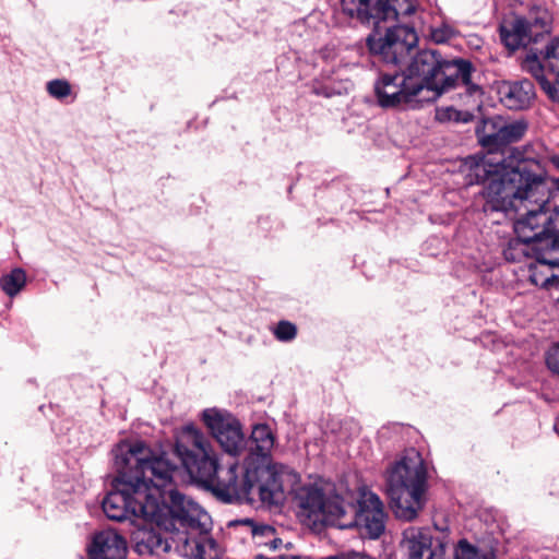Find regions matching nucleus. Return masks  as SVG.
I'll return each mask as SVG.
<instances>
[{
    "instance_id": "22",
    "label": "nucleus",
    "mask_w": 559,
    "mask_h": 559,
    "mask_svg": "<svg viewBox=\"0 0 559 559\" xmlns=\"http://www.w3.org/2000/svg\"><path fill=\"white\" fill-rule=\"evenodd\" d=\"M528 273L532 284L544 288H558L559 275L552 273L551 265L546 261L530 264Z\"/></svg>"
},
{
    "instance_id": "11",
    "label": "nucleus",
    "mask_w": 559,
    "mask_h": 559,
    "mask_svg": "<svg viewBox=\"0 0 559 559\" xmlns=\"http://www.w3.org/2000/svg\"><path fill=\"white\" fill-rule=\"evenodd\" d=\"M552 17L547 9L536 7L527 16L516 17L512 22L501 25L500 36L504 45L515 50L521 46L535 43L544 34L550 32Z\"/></svg>"
},
{
    "instance_id": "2",
    "label": "nucleus",
    "mask_w": 559,
    "mask_h": 559,
    "mask_svg": "<svg viewBox=\"0 0 559 559\" xmlns=\"http://www.w3.org/2000/svg\"><path fill=\"white\" fill-rule=\"evenodd\" d=\"M158 515L141 516L129 533L135 550L163 556L173 549L188 559H221L222 549L207 534L209 514L174 486L158 500Z\"/></svg>"
},
{
    "instance_id": "19",
    "label": "nucleus",
    "mask_w": 559,
    "mask_h": 559,
    "mask_svg": "<svg viewBox=\"0 0 559 559\" xmlns=\"http://www.w3.org/2000/svg\"><path fill=\"white\" fill-rule=\"evenodd\" d=\"M430 14L426 11H421L418 16V22L413 23V32H417L421 35H429L431 39L437 44H442L450 40L455 35V29L449 24H441L440 26L428 25V19Z\"/></svg>"
},
{
    "instance_id": "27",
    "label": "nucleus",
    "mask_w": 559,
    "mask_h": 559,
    "mask_svg": "<svg viewBox=\"0 0 559 559\" xmlns=\"http://www.w3.org/2000/svg\"><path fill=\"white\" fill-rule=\"evenodd\" d=\"M47 91L50 96L62 99L71 94V85L66 80H52L47 83Z\"/></svg>"
},
{
    "instance_id": "16",
    "label": "nucleus",
    "mask_w": 559,
    "mask_h": 559,
    "mask_svg": "<svg viewBox=\"0 0 559 559\" xmlns=\"http://www.w3.org/2000/svg\"><path fill=\"white\" fill-rule=\"evenodd\" d=\"M500 102L509 109L521 110L527 108L534 97V85L528 80L518 82H502L498 86Z\"/></svg>"
},
{
    "instance_id": "14",
    "label": "nucleus",
    "mask_w": 559,
    "mask_h": 559,
    "mask_svg": "<svg viewBox=\"0 0 559 559\" xmlns=\"http://www.w3.org/2000/svg\"><path fill=\"white\" fill-rule=\"evenodd\" d=\"M126 539L114 530L96 533L88 546L90 559H124Z\"/></svg>"
},
{
    "instance_id": "30",
    "label": "nucleus",
    "mask_w": 559,
    "mask_h": 559,
    "mask_svg": "<svg viewBox=\"0 0 559 559\" xmlns=\"http://www.w3.org/2000/svg\"><path fill=\"white\" fill-rule=\"evenodd\" d=\"M542 160L550 163L555 169L559 170V155L558 154L546 150L545 154L542 155Z\"/></svg>"
},
{
    "instance_id": "5",
    "label": "nucleus",
    "mask_w": 559,
    "mask_h": 559,
    "mask_svg": "<svg viewBox=\"0 0 559 559\" xmlns=\"http://www.w3.org/2000/svg\"><path fill=\"white\" fill-rule=\"evenodd\" d=\"M485 212H516L519 219L528 217L530 210L548 203L549 187L542 175L532 174L525 164L497 169L483 190Z\"/></svg>"
},
{
    "instance_id": "32",
    "label": "nucleus",
    "mask_w": 559,
    "mask_h": 559,
    "mask_svg": "<svg viewBox=\"0 0 559 559\" xmlns=\"http://www.w3.org/2000/svg\"><path fill=\"white\" fill-rule=\"evenodd\" d=\"M255 559H269V558H264L262 555H258L255 557ZM270 559H309V558L300 557V556H278V557H274V558H270Z\"/></svg>"
},
{
    "instance_id": "28",
    "label": "nucleus",
    "mask_w": 559,
    "mask_h": 559,
    "mask_svg": "<svg viewBox=\"0 0 559 559\" xmlns=\"http://www.w3.org/2000/svg\"><path fill=\"white\" fill-rule=\"evenodd\" d=\"M297 334L296 325L288 321H281L274 329V335L278 341L288 342Z\"/></svg>"
},
{
    "instance_id": "26",
    "label": "nucleus",
    "mask_w": 559,
    "mask_h": 559,
    "mask_svg": "<svg viewBox=\"0 0 559 559\" xmlns=\"http://www.w3.org/2000/svg\"><path fill=\"white\" fill-rule=\"evenodd\" d=\"M545 67L556 74V83H559V37L552 39L544 53Z\"/></svg>"
},
{
    "instance_id": "8",
    "label": "nucleus",
    "mask_w": 559,
    "mask_h": 559,
    "mask_svg": "<svg viewBox=\"0 0 559 559\" xmlns=\"http://www.w3.org/2000/svg\"><path fill=\"white\" fill-rule=\"evenodd\" d=\"M175 452L190 476L211 489L235 492L230 478L224 480L226 466L221 464L209 439L193 425H186L176 433Z\"/></svg>"
},
{
    "instance_id": "35",
    "label": "nucleus",
    "mask_w": 559,
    "mask_h": 559,
    "mask_svg": "<svg viewBox=\"0 0 559 559\" xmlns=\"http://www.w3.org/2000/svg\"><path fill=\"white\" fill-rule=\"evenodd\" d=\"M557 90H558V94H557V99H556V102H558V103H559V82H558V88H557Z\"/></svg>"
},
{
    "instance_id": "29",
    "label": "nucleus",
    "mask_w": 559,
    "mask_h": 559,
    "mask_svg": "<svg viewBox=\"0 0 559 559\" xmlns=\"http://www.w3.org/2000/svg\"><path fill=\"white\" fill-rule=\"evenodd\" d=\"M546 364L552 372L559 373V345L552 346L547 352Z\"/></svg>"
},
{
    "instance_id": "4",
    "label": "nucleus",
    "mask_w": 559,
    "mask_h": 559,
    "mask_svg": "<svg viewBox=\"0 0 559 559\" xmlns=\"http://www.w3.org/2000/svg\"><path fill=\"white\" fill-rule=\"evenodd\" d=\"M295 502L299 515L313 525L359 526L370 538H378L384 531L383 504L374 492L366 489L355 499L350 492L341 495L330 483L307 484L296 489Z\"/></svg>"
},
{
    "instance_id": "25",
    "label": "nucleus",
    "mask_w": 559,
    "mask_h": 559,
    "mask_svg": "<svg viewBox=\"0 0 559 559\" xmlns=\"http://www.w3.org/2000/svg\"><path fill=\"white\" fill-rule=\"evenodd\" d=\"M501 126V117L495 116L483 120V126L477 130V136L479 143L487 147L489 151L495 150L496 140L491 139L496 136Z\"/></svg>"
},
{
    "instance_id": "10",
    "label": "nucleus",
    "mask_w": 559,
    "mask_h": 559,
    "mask_svg": "<svg viewBox=\"0 0 559 559\" xmlns=\"http://www.w3.org/2000/svg\"><path fill=\"white\" fill-rule=\"evenodd\" d=\"M403 545L409 559H447V545L440 539H432L428 530L408 527L403 533ZM454 559H485L476 548L466 540H461L455 549Z\"/></svg>"
},
{
    "instance_id": "3",
    "label": "nucleus",
    "mask_w": 559,
    "mask_h": 559,
    "mask_svg": "<svg viewBox=\"0 0 559 559\" xmlns=\"http://www.w3.org/2000/svg\"><path fill=\"white\" fill-rule=\"evenodd\" d=\"M472 66L463 59L445 60L435 50L419 51L405 70L382 73L374 83V94L382 108L412 107L433 102L456 86L473 93Z\"/></svg>"
},
{
    "instance_id": "23",
    "label": "nucleus",
    "mask_w": 559,
    "mask_h": 559,
    "mask_svg": "<svg viewBox=\"0 0 559 559\" xmlns=\"http://www.w3.org/2000/svg\"><path fill=\"white\" fill-rule=\"evenodd\" d=\"M242 523L250 528L252 538L258 546L277 549L282 544V539L276 537L273 526L267 524H255L251 520H245Z\"/></svg>"
},
{
    "instance_id": "9",
    "label": "nucleus",
    "mask_w": 559,
    "mask_h": 559,
    "mask_svg": "<svg viewBox=\"0 0 559 559\" xmlns=\"http://www.w3.org/2000/svg\"><path fill=\"white\" fill-rule=\"evenodd\" d=\"M516 239L510 241L504 250L507 260L515 261L521 255H526V246L531 242L547 241L546 248L559 247V207L552 213L546 210V205L539 210H530L528 217L516 219L514 223Z\"/></svg>"
},
{
    "instance_id": "17",
    "label": "nucleus",
    "mask_w": 559,
    "mask_h": 559,
    "mask_svg": "<svg viewBox=\"0 0 559 559\" xmlns=\"http://www.w3.org/2000/svg\"><path fill=\"white\" fill-rule=\"evenodd\" d=\"M250 453L241 467H251L257 464H265V459L274 445V437L269 426L257 425L252 429L250 437Z\"/></svg>"
},
{
    "instance_id": "36",
    "label": "nucleus",
    "mask_w": 559,
    "mask_h": 559,
    "mask_svg": "<svg viewBox=\"0 0 559 559\" xmlns=\"http://www.w3.org/2000/svg\"><path fill=\"white\" fill-rule=\"evenodd\" d=\"M438 116H440L441 118H443V112H438Z\"/></svg>"
},
{
    "instance_id": "18",
    "label": "nucleus",
    "mask_w": 559,
    "mask_h": 559,
    "mask_svg": "<svg viewBox=\"0 0 559 559\" xmlns=\"http://www.w3.org/2000/svg\"><path fill=\"white\" fill-rule=\"evenodd\" d=\"M504 164L492 163L486 156H469L464 160L463 167L466 173V179L468 183H479L490 181L497 169H501Z\"/></svg>"
},
{
    "instance_id": "31",
    "label": "nucleus",
    "mask_w": 559,
    "mask_h": 559,
    "mask_svg": "<svg viewBox=\"0 0 559 559\" xmlns=\"http://www.w3.org/2000/svg\"><path fill=\"white\" fill-rule=\"evenodd\" d=\"M347 88H348V85L344 86L343 90H337V91H335L333 88H330V87H325L324 91H322V92L317 91V93L318 94H323L324 96H331V95H333L335 93L341 94L343 91H346Z\"/></svg>"
},
{
    "instance_id": "37",
    "label": "nucleus",
    "mask_w": 559,
    "mask_h": 559,
    "mask_svg": "<svg viewBox=\"0 0 559 559\" xmlns=\"http://www.w3.org/2000/svg\"><path fill=\"white\" fill-rule=\"evenodd\" d=\"M558 302H559V297H558Z\"/></svg>"
},
{
    "instance_id": "33",
    "label": "nucleus",
    "mask_w": 559,
    "mask_h": 559,
    "mask_svg": "<svg viewBox=\"0 0 559 559\" xmlns=\"http://www.w3.org/2000/svg\"><path fill=\"white\" fill-rule=\"evenodd\" d=\"M444 114H447V118L449 119H454V120H459V111H456L455 109L453 108H448Z\"/></svg>"
},
{
    "instance_id": "6",
    "label": "nucleus",
    "mask_w": 559,
    "mask_h": 559,
    "mask_svg": "<svg viewBox=\"0 0 559 559\" xmlns=\"http://www.w3.org/2000/svg\"><path fill=\"white\" fill-rule=\"evenodd\" d=\"M386 492L395 516L403 521L417 518L425 504L427 467L421 454L406 450L385 471Z\"/></svg>"
},
{
    "instance_id": "20",
    "label": "nucleus",
    "mask_w": 559,
    "mask_h": 559,
    "mask_svg": "<svg viewBox=\"0 0 559 559\" xmlns=\"http://www.w3.org/2000/svg\"><path fill=\"white\" fill-rule=\"evenodd\" d=\"M523 67L526 71H528L539 83L542 90L547 94V96L555 100L557 99L558 94V83L556 81L551 82L549 81L545 73H544V67L536 55H527L523 62Z\"/></svg>"
},
{
    "instance_id": "7",
    "label": "nucleus",
    "mask_w": 559,
    "mask_h": 559,
    "mask_svg": "<svg viewBox=\"0 0 559 559\" xmlns=\"http://www.w3.org/2000/svg\"><path fill=\"white\" fill-rule=\"evenodd\" d=\"M224 480L230 478L235 492L217 490L216 496L224 501L247 500L254 501L255 495L262 503L267 506L280 504L284 500V478L290 475L287 466L280 464H257L251 467H240L236 462H227Z\"/></svg>"
},
{
    "instance_id": "13",
    "label": "nucleus",
    "mask_w": 559,
    "mask_h": 559,
    "mask_svg": "<svg viewBox=\"0 0 559 559\" xmlns=\"http://www.w3.org/2000/svg\"><path fill=\"white\" fill-rule=\"evenodd\" d=\"M417 35L408 32L407 27H389L385 35L371 34L367 38V46L372 55L379 56L386 63H399L409 52Z\"/></svg>"
},
{
    "instance_id": "12",
    "label": "nucleus",
    "mask_w": 559,
    "mask_h": 559,
    "mask_svg": "<svg viewBox=\"0 0 559 559\" xmlns=\"http://www.w3.org/2000/svg\"><path fill=\"white\" fill-rule=\"evenodd\" d=\"M202 419L222 449L230 456H236L245 449L246 439L241 425L230 413L217 408H207ZM228 462H236L231 457Z\"/></svg>"
},
{
    "instance_id": "34",
    "label": "nucleus",
    "mask_w": 559,
    "mask_h": 559,
    "mask_svg": "<svg viewBox=\"0 0 559 559\" xmlns=\"http://www.w3.org/2000/svg\"><path fill=\"white\" fill-rule=\"evenodd\" d=\"M552 185L557 190H559V177L552 179Z\"/></svg>"
},
{
    "instance_id": "21",
    "label": "nucleus",
    "mask_w": 559,
    "mask_h": 559,
    "mask_svg": "<svg viewBox=\"0 0 559 559\" xmlns=\"http://www.w3.org/2000/svg\"><path fill=\"white\" fill-rule=\"evenodd\" d=\"M526 129L527 126L523 121L518 120L509 122L501 117V126L498 130V133L496 136L491 138L496 140L495 150H498L510 143L518 142L524 136Z\"/></svg>"
},
{
    "instance_id": "1",
    "label": "nucleus",
    "mask_w": 559,
    "mask_h": 559,
    "mask_svg": "<svg viewBox=\"0 0 559 559\" xmlns=\"http://www.w3.org/2000/svg\"><path fill=\"white\" fill-rule=\"evenodd\" d=\"M117 476L112 490L103 501L106 516L130 526L141 522V516L158 515V500L171 487L176 466L164 456H154L142 442L122 441L114 450Z\"/></svg>"
},
{
    "instance_id": "15",
    "label": "nucleus",
    "mask_w": 559,
    "mask_h": 559,
    "mask_svg": "<svg viewBox=\"0 0 559 559\" xmlns=\"http://www.w3.org/2000/svg\"><path fill=\"white\" fill-rule=\"evenodd\" d=\"M370 15V23L379 27L380 22H394L404 21L412 17L411 27L408 32H413V23L418 22V16L423 9H419L415 0H390L386 4L372 9Z\"/></svg>"
},
{
    "instance_id": "24",
    "label": "nucleus",
    "mask_w": 559,
    "mask_h": 559,
    "mask_svg": "<svg viewBox=\"0 0 559 559\" xmlns=\"http://www.w3.org/2000/svg\"><path fill=\"white\" fill-rule=\"evenodd\" d=\"M26 284V274L23 269L15 267L0 277V287L9 296H16Z\"/></svg>"
}]
</instances>
